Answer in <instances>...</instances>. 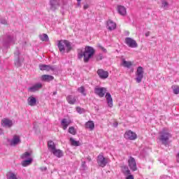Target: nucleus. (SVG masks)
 <instances>
[{"mask_svg": "<svg viewBox=\"0 0 179 179\" xmlns=\"http://www.w3.org/2000/svg\"><path fill=\"white\" fill-rule=\"evenodd\" d=\"M69 134H71V135H76V129H75L74 127H70L69 128Z\"/></svg>", "mask_w": 179, "mask_h": 179, "instance_id": "7c9ffc66", "label": "nucleus"}, {"mask_svg": "<svg viewBox=\"0 0 179 179\" xmlns=\"http://www.w3.org/2000/svg\"><path fill=\"white\" fill-rule=\"evenodd\" d=\"M48 148L49 152H50L51 153H52L57 149L54 141H48Z\"/></svg>", "mask_w": 179, "mask_h": 179, "instance_id": "f3484780", "label": "nucleus"}, {"mask_svg": "<svg viewBox=\"0 0 179 179\" xmlns=\"http://www.w3.org/2000/svg\"><path fill=\"white\" fill-rule=\"evenodd\" d=\"M122 66L124 68H127L128 69H130L131 66H132V62H128L125 60V59H122Z\"/></svg>", "mask_w": 179, "mask_h": 179, "instance_id": "4be33fe9", "label": "nucleus"}, {"mask_svg": "<svg viewBox=\"0 0 179 179\" xmlns=\"http://www.w3.org/2000/svg\"><path fill=\"white\" fill-rule=\"evenodd\" d=\"M107 26L108 30H109L110 31H113V30H115V29H117V24H115V22H113L111 20H109L107 22Z\"/></svg>", "mask_w": 179, "mask_h": 179, "instance_id": "f8f14e48", "label": "nucleus"}, {"mask_svg": "<svg viewBox=\"0 0 179 179\" xmlns=\"http://www.w3.org/2000/svg\"><path fill=\"white\" fill-rule=\"evenodd\" d=\"M64 45L66 48V52H71L72 51V45H71V42L68 40H64Z\"/></svg>", "mask_w": 179, "mask_h": 179, "instance_id": "393cba45", "label": "nucleus"}, {"mask_svg": "<svg viewBox=\"0 0 179 179\" xmlns=\"http://www.w3.org/2000/svg\"><path fill=\"white\" fill-rule=\"evenodd\" d=\"M57 91H55L54 92H53V96H55V94H57Z\"/></svg>", "mask_w": 179, "mask_h": 179, "instance_id": "603ef678", "label": "nucleus"}, {"mask_svg": "<svg viewBox=\"0 0 179 179\" xmlns=\"http://www.w3.org/2000/svg\"><path fill=\"white\" fill-rule=\"evenodd\" d=\"M162 8H164V9H167L169 8V2L166 1L165 0H162Z\"/></svg>", "mask_w": 179, "mask_h": 179, "instance_id": "2f4dec72", "label": "nucleus"}, {"mask_svg": "<svg viewBox=\"0 0 179 179\" xmlns=\"http://www.w3.org/2000/svg\"><path fill=\"white\" fill-rule=\"evenodd\" d=\"M173 93L174 94H179V87H177L176 88L173 89Z\"/></svg>", "mask_w": 179, "mask_h": 179, "instance_id": "4c0bfd02", "label": "nucleus"}, {"mask_svg": "<svg viewBox=\"0 0 179 179\" xmlns=\"http://www.w3.org/2000/svg\"><path fill=\"white\" fill-rule=\"evenodd\" d=\"M106 99L108 106H109L110 108H113V97L111 96V94H110V92H106Z\"/></svg>", "mask_w": 179, "mask_h": 179, "instance_id": "4468645a", "label": "nucleus"}, {"mask_svg": "<svg viewBox=\"0 0 179 179\" xmlns=\"http://www.w3.org/2000/svg\"><path fill=\"white\" fill-rule=\"evenodd\" d=\"M113 127H114L115 128H117V127H118V122H115L113 123Z\"/></svg>", "mask_w": 179, "mask_h": 179, "instance_id": "a18cd8bd", "label": "nucleus"}, {"mask_svg": "<svg viewBox=\"0 0 179 179\" xmlns=\"http://www.w3.org/2000/svg\"><path fill=\"white\" fill-rule=\"evenodd\" d=\"M143 73H145L143 67L138 66L136 71V81L137 83H141V82H142V80L143 79Z\"/></svg>", "mask_w": 179, "mask_h": 179, "instance_id": "7ed1b4c3", "label": "nucleus"}, {"mask_svg": "<svg viewBox=\"0 0 179 179\" xmlns=\"http://www.w3.org/2000/svg\"><path fill=\"white\" fill-rule=\"evenodd\" d=\"M125 43L127 45L130 47V48H136L138 47V43L136 41L132 39V38L127 37L125 38Z\"/></svg>", "mask_w": 179, "mask_h": 179, "instance_id": "0eeeda50", "label": "nucleus"}, {"mask_svg": "<svg viewBox=\"0 0 179 179\" xmlns=\"http://www.w3.org/2000/svg\"><path fill=\"white\" fill-rule=\"evenodd\" d=\"M127 176L126 179H134V176L131 173L127 174Z\"/></svg>", "mask_w": 179, "mask_h": 179, "instance_id": "a19ab883", "label": "nucleus"}, {"mask_svg": "<svg viewBox=\"0 0 179 179\" xmlns=\"http://www.w3.org/2000/svg\"><path fill=\"white\" fill-rule=\"evenodd\" d=\"M122 173H123L124 176H127V174H131V171L129 170V168H128V166L124 165L122 166Z\"/></svg>", "mask_w": 179, "mask_h": 179, "instance_id": "bb28decb", "label": "nucleus"}, {"mask_svg": "<svg viewBox=\"0 0 179 179\" xmlns=\"http://www.w3.org/2000/svg\"><path fill=\"white\" fill-rule=\"evenodd\" d=\"M27 101L29 106H31V107L36 106V104L37 103V99H36L34 96H29Z\"/></svg>", "mask_w": 179, "mask_h": 179, "instance_id": "aec40b11", "label": "nucleus"}, {"mask_svg": "<svg viewBox=\"0 0 179 179\" xmlns=\"http://www.w3.org/2000/svg\"><path fill=\"white\" fill-rule=\"evenodd\" d=\"M71 122V120L68 121L66 118L62 119L61 121V125L62 127V129L65 131L68 128V127H69Z\"/></svg>", "mask_w": 179, "mask_h": 179, "instance_id": "a211bd4d", "label": "nucleus"}, {"mask_svg": "<svg viewBox=\"0 0 179 179\" xmlns=\"http://www.w3.org/2000/svg\"><path fill=\"white\" fill-rule=\"evenodd\" d=\"M82 169L83 170H86V162L85 161H82V164H81Z\"/></svg>", "mask_w": 179, "mask_h": 179, "instance_id": "e433bc0d", "label": "nucleus"}, {"mask_svg": "<svg viewBox=\"0 0 179 179\" xmlns=\"http://www.w3.org/2000/svg\"><path fill=\"white\" fill-rule=\"evenodd\" d=\"M159 139L162 142V145L166 146L169 144V141L171 138V134L169 132L166 128L162 129L161 131L159 132Z\"/></svg>", "mask_w": 179, "mask_h": 179, "instance_id": "f03ea898", "label": "nucleus"}, {"mask_svg": "<svg viewBox=\"0 0 179 179\" xmlns=\"http://www.w3.org/2000/svg\"><path fill=\"white\" fill-rule=\"evenodd\" d=\"M76 111L77 113H78L79 114H83V113H85V109L84 108H82L79 106H78L76 108Z\"/></svg>", "mask_w": 179, "mask_h": 179, "instance_id": "f704fd0d", "label": "nucleus"}, {"mask_svg": "<svg viewBox=\"0 0 179 179\" xmlns=\"http://www.w3.org/2000/svg\"><path fill=\"white\" fill-rule=\"evenodd\" d=\"M52 153V155H54V156H56V157H59V159L64 156V152H62V150H61L56 149Z\"/></svg>", "mask_w": 179, "mask_h": 179, "instance_id": "b1692460", "label": "nucleus"}, {"mask_svg": "<svg viewBox=\"0 0 179 179\" xmlns=\"http://www.w3.org/2000/svg\"><path fill=\"white\" fill-rule=\"evenodd\" d=\"M128 166L131 171H136L138 167L136 166V161L134 157L130 156L128 159Z\"/></svg>", "mask_w": 179, "mask_h": 179, "instance_id": "39448f33", "label": "nucleus"}, {"mask_svg": "<svg viewBox=\"0 0 179 179\" xmlns=\"http://www.w3.org/2000/svg\"><path fill=\"white\" fill-rule=\"evenodd\" d=\"M77 1H82V0H77Z\"/></svg>", "mask_w": 179, "mask_h": 179, "instance_id": "5fc2aeb1", "label": "nucleus"}, {"mask_svg": "<svg viewBox=\"0 0 179 179\" xmlns=\"http://www.w3.org/2000/svg\"><path fill=\"white\" fill-rule=\"evenodd\" d=\"M7 179H17V177H16V174L12 173L10 174V176L7 178Z\"/></svg>", "mask_w": 179, "mask_h": 179, "instance_id": "c9c22d12", "label": "nucleus"}, {"mask_svg": "<svg viewBox=\"0 0 179 179\" xmlns=\"http://www.w3.org/2000/svg\"><path fill=\"white\" fill-rule=\"evenodd\" d=\"M107 92V88L106 87H95L94 94L99 97H104L106 92Z\"/></svg>", "mask_w": 179, "mask_h": 179, "instance_id": "6e6552de", "label": "nucleus"}, {"mask_svg": "<svg viewBox=\"0 0 179 179\" xmlns=\"http://www.w3.org/2000/svg\"><path fill=\"white\" fill-rule=\"evenodd\" d=\"M124 137L125 139H129V141H135V139L138 138V136L136 135V133L129 130L125 132Z\"/></svg>", "mask_w": 179, "mask_h": 179, "instance_id": "423d86ee", "label": "nucleus"}, {"mask_svg": "<svg viewBox=\"0 0 179 179\" xmlns=\"http://www.w3.org/2000/svg\"><path fill=\"white\" fill-rule=\"evenodd\" d=\"M85 90V87H83V86H82L78 89V92H79V93H81L82 94H83V96H86Z\"/></svg>", "mask_w": 179, "mask_h": 179, "instance_id": "72a5a7b5", "label": "nucleus"}, {"mask_svg": "<svg viewBox=\"0 0 179 179\" xmlns=\"http://www.w3.org/2000/svg\"><path fill=\"white\" fill-rule=\"evenodd\" d=\"M51 10H57L59 8L60 1L59 0H50V1Z\"/></svg>", "mask_w": 179, "mask_h": 179, "instance_id": "1a4fd4ad", "label": "nucleus"}, {"mask_svg": "<svg viewBox=\"0 0 179 179\" xmlns=\"http://www.w3.org/2000/svg\"><path fill=\"white\" fill-rule=\"evenodd\" d=\"M41 40H42V41H45V34H43V36H40Z\"/></svg>", "mask_w": 179, "mask_h": 179, "instance_id": "79ce46f5", "label": "nucleus"}, {"mask_svg": "<svg viewBox=\"0 0 179 179\" xmlns=\"http://www.w3.org/2000/svg\"><path fill=\"white\" fill-rule=\"evenodd\" d=\"M17 143H20V136L14 135L13 139L10 141V144L11 146H16Z\"/></svg>", "mask_w": 179, "mask_h": 179, "instance_id": "9b49d317", "label": "nucleus"}, {"mask_svg": "<svg viewBox=\"0 0 179 179\" xmlns=\"http://www.w3.org/2000/svg\"><path fill=\"white\" fill-rule=\"evenodd\" d=\"M87 160H88V162H92V158H90V157L88 156V157H87Z\"/></svg>", "mask_w": 179, "mask_h": 179, "instance_id": "3c124183", "label": "nucleus"}, {"mask_svg": "<svg viewBox=\"0 0 179 179\" xmlns=\"http://www.w3.org/2000/svg\"><path fill=\"white\" fill-rule=\"evenodd\" d=\"M39 69H41V71H45V65L40 64L39 65Z\"/></svg>", "mask_w": 179, "mask_h": 179, "instance_id": "58836bf2", "label": "nucleus"}, {"mask_svg": "<svg viewBox=\"0 0 179 179\" xmlns=\"http://www.w3.org/2000/svg\"><path fill=\"white\" fill-rule=\"evenodd\" d=\"M85 128L90 129V131H93L94 129V122L93 121H88L85 123Z\"/></svg>", "mask_w": 179, "mask_h": 179, "instance_id": "5701e85b", "label": "nucleus"}, {"mask_svg": "<svg viewBox=\"0 0 179 179\" xmlns=\"http://www.w3.org/2000/svg\"><path fill=\"white\" fill-rule=\"evenodd\" d=\"M30 156H31V153H30L29 152H26L21 155V159H28V160H29V159H31V157H30Z\"/></svg>", "mask_w": 179, "mask_h": 179, "instance_id": "c85d7f7f", "label": "nucleus"}, {"mask_svg": "<svg viewBox=\"0 0 179 179\" xmlns=\"http://www.w3.org/2000/svg\"><path fill=\"white\" fill-rule=\"evenodd\" d=\"M80 2H82V1H77V6H80Z\"/></svg>", "mask_w": 179, "mask_h": 179, "instance_id": "09e8293b", "label": "nucleus"}, {"mask_svg": "<svg viewBox=\"0 0 179 179\" xmlns=\"http://www.w3.org/2000/svg\"><path fill=\"white\" fill-rule=\"evenodd\" d=\"M41 87H43L41 83H38L31 87H29L28 91L31 92V93H34V92H37V90L41 89Z\"/></svg>", "mask_w": 179, "mask_h": 179, "instance_id": "2eb2a0df", "label": "nucleus"}, {"mask_svg": "<svg viewBox=\"0 0 179 179\" xmlns=\"http://www.w3.org/2000/svg\"><path fill=\"white\" fill-rule=\"evenodd\" d=\"M65 40H61V41H58L57 43V47L60 51V52H62V54H64V52H65Z\"/></svg>", "mask_w": 179, "mask_h": 179, "instance_id": "ddd939ff", "label": "nucleus"}, {"mask_svg": "<svg viewBox=\"0 0 179 179\" xmlns=\"http://www.w3.org/2000/svg\"><path fill=\"white\" fill-rule=\"evenodd\" d=\"M96 54V50L93 47L87 45L85 48V51L82 49H78V59H82L84 57V62L87 64L90 59Z\"/></svg>", "mask_w": 179, "mask_h": 179, "instance_id": "f257e3e1", "label": "nucleus"}, {"mask_svg": "<svg viewBox=\"0 0 179 179\" xmlns=\"http://www.w3.org/2000/svg\"><path fill=\"white\" fill-rule=\"evenodd\" d=\"M41 79L42 80H45V75H43Z\"/></svg>", "mask_w": 179, "mask_h": 179, "instance_id": "8fccbe9b", "label": "nucleus"}, {"mask_svg": "<svg viewBox=\"0 0 179 179\" xmlns=\"http://www.w3.org/2000/svg\"><path fill=\"white\" fill-rule=\"evenodd\" d=\"M70 142L72 146H80V143L79 141H75L73 138H70Z\"/></svg>", "mask_w": 179, "mask_h": 179, "instance_id": "c756f323", "label": "nucleus"}, {"mask_svg": "<svg viewBox=\"0 0 179 179\" xmlns=\"http://www.w3.org/2000/svg\"><path fill=\"white\" fill-rule=\"evenodd\" d=\"M96 162L99 167H106L108 163V159L102 155H99L97 157Z\"/></svg>", "mask_w": 179, "mask_h": 179, "instance_id": "20e7f679", "label": "nucleus"}, {"mask_svg": "<svg viewBox=\"0 0 179 179\" xmlns=\"http://www.w3.org/2000/svg\"><path fill=\"white\" fill-rule=\"evenodd\" d=\"M66 101L69 104H76V96H73L72 95H69L66 97Z\"/></svg>", "mask_w": 179, "mask_h": 179, "instance_id": "412c9836", "label": "nucleus"}, {"mask_svg": "<svg viewBox=\"0 0 179 179\" xmlns=\"http://www.w3.org/2000/svg\"><path fill=\"white\" fill-rule=\"evenodd\" d=\"M103 55L99 54L98 57H96V61H101L103 59Z\"/></svg>", "mask_w": 179, "mask_h": 179, "instance_id": "ea45409f", "label": "nucleus"}, {"mask_svg": "<svg viewBox=\"0 0 179 179\" xmlns=\"http://www.w3.org/2000/svg\"><path fill=\"white\" fill-rule=\"evenodd\" d=\"M52 80H54V76L45 75V82H51Z\"/></svg>", "mask_w": 179, "mask_h": 179, "instance_id": "473e14b6", "label": "nucleus"}, {"mask_svg": "<svg viewBox=\"0 0 179 179\" xmlns=\"http://www.w3.org/2000/svg\"><path fill=\"white\" fill-rule=\"evenodd\" d=\"M0 131L2 132V129H0Z\"/></svg>", "mask_w": 179, "mask_h": 179, "instance_id": "864d4df0", "label": "nucleus"}, {"mask_svg": "<svg viewBox=\"0 0 179 179\" xmlns=\"http://www.w3.org/2000/svg\"><path fill=\"white\" fill-rule=\"evenodd\" d=\"M57 67L55 66H51V65H45V71L47 72L52 71V72H54V71H56Z\"/></svg>", "mask_w": 179, "mask_h": 179, "instance_id": "cd10ccee", "label": "nucleus"}, {"mask_svg": "<svg viewBox=\"0 0 179 179\" xmlns=\"http://www.w3.org/2000/svg\"><path fill=\"white\" fill-rule=\"evenodd\" d=\"M99 48H101L102 50L103 51V52H107V50L106 48H104L103 46L99 45Z\"/></svg>", "mask_w": 179, "mask_h": 179, "instance_id": "37998d69", "label": "nucleus"}, {"mask_svg": "<svg viewBox=\"0 0 179 179\" xmlns=\"http://www.w3.org/2000/svg\"><path fill=\"white\" fill-rule=\"evenodd\" d=\"M2 125L3 127H8V128H10L13 124L12 123V120H10L8 119L4 118L1 120Z\"/></svg>", "mask_w": 179, "mask_h": 179, "instance_id": "6ab92c4d", "label": "nucleus"}, {"mask_svg": "<svg viewBox=\"0 0 179 179\" xmlns=\"http://www.w3.org/2000/svg\"><path fill=\"white\" fill-rule=\"evenodd\" d=\"M45 41L48 42L50 41V38H48V35L45 34Z\"/></svg>", "mask_w": 179, "mask_h": 179, "instance_id": "49530a36", "label": "nucleus"}, {"mask_svg": "<svg viewBox=\"0 0 179 179\" xmlns=\"http://www.w3.org/2000/svg\"><path fill=\"white\" fill-rule=\"evenodd\" d=\"M97 74L101 79H107V78H108V71H106L103 69H99Z\"/></svg>", "mask_w": 179, "mask_h": 179, "instance_id": "9d476101", "label": "nucleus"}, {"mask_svg": "<svg viewBox=\"0 0 179 179\" xmlns=\"http://www.w3.org/2000/svg\"><path fill=\"white\" fill-rule=\"evenodd\" d=\"M83 9H85V10L89 9V4H85L83 6Z\"/></svg>", "mask_w": 179, "mask_h": 179, "instance_id": "c03bdc74", "label": "nucleus"}, {"mask_svg": "<svg viewBox=\"0 0 179 179\" xmlns=\"http://www.w3.org/2000/svg\"><path fill=\"white\" fill-rule=\"evenodd\" d=\"M32 162H33L32 158H28L27 160H24L22 162V166L23 167H27V166H30V164H31Z\"/></svg>", "mask_w": 179, "mask_h": 179, "instance_id": "a878e982", "label": "nucleus"}, {"mask_svg": "<svg viewBox=\"0 0 179 179\" xmlns=\"http://www.w3.org/2000/svg\"><path fill=\"white\" fill-rule=\"evenodd\" d=\"M149 36H150V31H148L147 33H145V37H149Z\"/></svg>", "mask_w": 179, "mask_h": 179, "instance_id": "de8ad7c7", "label": "nucleus"}, {"mask_svg": "<svg viewBox=\"0 0 179 179\" xmlns=\"http://www.w3.org/2000/svg\"><path fill=\"white\" fill-rule=\"evenodd\" d=\"M117 10L121 16L127 15V8L124 6H117Z\"/></svg>", "mask_w": 179, "mask_h": 179, "instance_id": "dca6fc26", "label": "nucleus"}]
</instances>
